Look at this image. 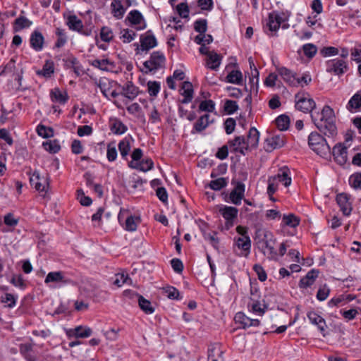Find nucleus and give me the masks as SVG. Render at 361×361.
<instances>
[{"label": "nucleus", "mask_w": 361, "mask_h": 361, "mask_svg": "<svg viewBox=\"0 0 361 361\" xmlns=\"http://www.w3.org/2000/svg\"><path fill=\"white\" fill-rule=\"evenodd\" d=\"M113 63L109 59H94L90 62V65L102 71H108L107 66L112 65Z\"/></svg>", "instance_id": "44"}, {"label": "nucleus", "mask_w": 361, "mask_h": 361, "mask_svg": "<svg viewBox=\"0 0 361 361\" xmlns=\"http://www.w3.org/2000/svg\"><path fill=\"white\" fill-rule=\"evenodd\" d=\"M284 139L280 135L269 137L265 140V149L271 152L275 149L281 148L284 145Z\"/></svg>", "instance_id": "20"}, {"label": "nucleus", "mask_w": 361, "mask_h": 361, "mask_svg": "<svg viewBox=\"0 0 361 361\" xmlns=\"http://www.w3.org/2000/svg\"><path fill=\"white\" fill-rule=\"evenodd\" d=\"M302 49L304 55L309 59L313 58L317 52V46L312 43H307L304 44Z\"/></svg>", "instance_id": "39"}, {"label": "nucleus", "mask_w": 361, "mask_h": 361, "mask_svg": "<svg viewBox=\"0 0 361 361\" xmlns=\"http://www.w3.org/2000/svg\"><path fill=\"white\" fill-rule=\"evenodd\" d=\"M276 123L281 130H286L289 127L290 118L286 115H281L276 119Z\"/></svg>", "instance_id": "42"}, {"label": "nucleus", "mask_w": 361, "mask_h": 361, "mask_svg": "<svg viewBox=\"0 0 361 361\" xmlns=\"http://www.w3.org/2000/svg\"><path fill=\"white\" fill-rule=\"evenodd\" d=\"M325 67L327 73L337 76L343 75L349 69L348 62L340 58L326 61Z\"/></svg>", "instance_id": "6"}, {"label": "nucleus", "mask_w": 361, "mask_h": 361, "mask_svg": "<svg viewBox=\"0 0 361 361\" xmlns=\"http://www.w3.org/2000/svg\"><path fill=\"white\" fill-rule=\"evenodd\" d=\"M290 13L274 11L269 13L266 25L264 26V32L269 36H276L277 31L281 26L282 29H288L290 25L288 23Z\"/></svg>", "instance_id": "2"}, {"label": "nucleus", "mask_w": 361, "mask_h": 361, "mask_svg": "<svg viewBox=\"0 0 361 361\" xmlns=\"http://www.w3.org/2000/svg\"><path fill=\"white\" fill-rule=\"evenodd\" d=\"M214 122V119L211 118V116L209 114H205L201 116L194 123L191 133H200Z\"/></svg>", "instance_id": "11"}, {"label": "nucleus", "mask_w": 361, "mask_h": 361, "mask_svg": "<svg viewBox=\"0 0 361 361\" xmlns=\"http://www.w3.org/2000/svg\"><path fill=\"white\" fill-rule=\"evenodd\" d=\"M176 11L182 18H187L189 17V7L186 2H182L176 6Z\"/></svg>", "instance_id": "47"}, {"label": "nucleus", "mask_w": 361, "mask_h": 361, "mask_svg": "<svg viewBox=\"0 0 361 361\" xmlns=\"http://www.w3.org/2000/svg\"><path fill=\"white\" fill-rule=\"evenodd\" d=\"M289 171L288 169H281L279 172L272 176L275 178V180L278 182H281L283 183L284 186L288 187L291 184V178L289 176Z\"/></svg>", "instance_id": "30"}, {"label": "nucleus", "mask_w": 361, "mask_h": 361, "mask_svg": "<svg viewBox=\"0 0 361 361\" xmlns=\"http://www.w3.org/2000/svg\"><path fill=\"white\" fill-rule=\"evenodd\" d=\"M259 132L255 128L252 127L249 130L247 138L246 140V145L247 148H256L259 143Z\"/></svg>", "instance_id": "25"}, {"label": "nucleus", "mask_w": 361, "mask_h": 361, "mask_svg": "<svg viewBox=\"0 0 361 361\" xmlns=\"http://www.w3.org/2000/svg\"><path fill=\"white\" fill-rule=\"evenodd\" d=\"M140 48L142 51H148L157 44V41L151 30L141 35L140 37Z\"/></svg>", "instance_id": "13"}, {"label": "nucleus", "mask_w": 361, "mask_h": 361, "mask_svg": "<svg viewBox=\"0 0 361 361\" xmlns=\"http://www.w3.org/2000/svg\"><path fill=\"white\" fill-rule=\"evenodd\" d=\"M361 107V93L358 92L355 93L349 100L346 108L350 112L353 109H358Z\"/></svg>", "instance_id": "34"}, {"label": "nucleus", "mask_w": 361, "mask_h": 361, "mask_svg": "<svg viewBox=\"0 0 361 361\" xmlns=\"http://www.w3.org/2000/svg\"><path fill=\"white\" fill-rule=\"evenodd\" d=\"M229 147L235 152H239L245 155V152L248 150L246 145V139L244 136H236L233 140L228 142Z\"/></svg>", "instance_id": "15"}, {"label": "nucleus", "mask_w": 361, "mask_h": 361, "mask_svg": "<svg viewBox=\"0 0 361 361\" xmlns=\"http://www.w3.org/2000/svg\"><path fill=\"white\" fill-rule=\"evenodd\" d=\"M37 132L39 136L44 138H49L54 136L53 128L51 127H47L42 124H39L37 127Z\"/></svg>", "instance_id": "38"}, {"label": "nucleus", "mask_w": 361, "mask_h": 361, "mask_svg": "<svg viewBox=\"0 0 361 361\" xmlns=\"http://www.w3.org/2000/svg\"><path fill=\"white\" fill-rule=\"evenodd\" d=\"M349 183L355 189H361V173L351 175L349 178Z\"/></svg>", "instance_id": "54"}, {"label": "nucleus", "mask_w": 361, "mask_h": 361, "mask_svg": "<svg viewBox=\"0 0 361 361\" xmlns=\"http://www.w3.org/2000/svg\"><path fill=\"white\" fill-rule=\"evenodd\" d=\"M193 86L189 81L183 82L180 93L184 98L181 100L182 104H188L190 102L193 98Z\"/></svg>", "instance_id": "21"}, {"label": "nucleus", "mask_w": 361, "mask_h": 361, "mask_svg": "<svg viewBox=\"0 0 361 361\" xmlns=\"http://www.w3.org/2000/svg\"><path fill=\"white\" fill-rule=\"evenodd\" d=\"M310 147L322 157H326L331 154V149L326 140L318 133L312 132L308 136Z\"/></svg>", "instance_id": "3"}, {"label": "nucleus", "mask_w": 361, "mask_h": 361, "mask_svg": "<svg viewBox=\"0 0 361 361\" xmlns=\"http://www.w3.org/2000/svg\"><path fill=\"white\" fill-rule=\"evenodd\" d=\"M123 228L128 231H135V219L133 215L126 216Z\"/></svg>", "instance_id": "58"}, {"label": "nucleus", "mask_w": 361, "mask_h": 361, "mask_svg": "<svg viewBox=\"0 0 361 361\" xmlns=\"http://www.w3.org/2000/svg\"><path fill=\"white\" fill-rule=\"evenodd\" d=\"M92 331L89 327H82L78 326L74 329H69L66 330V335L69 338H87L92 335Z\"/></svg>", "instance_id": "18"}, {"label": "nucleus", "mask_w": 361, "mask_h": 361, "mask_svg": "<svg viewBox=\"0 0 361 361\" xmlns=\"http://www.w3.org/2000/svg\"><path fill=\"white\" fill-rule=\"evenodd\" d=\"M150 59L152 61V63H154V66H153V68L157 69L160 68L165 61V57L164 54L159 51L153 52Z\"/></svg>", "instance_id": "37"}, {"label": "nucleus", "mask_w": 361, "mask_h": 361, "mask_svg": "<svg viewBox=\"0 0 361 361\" xmlns=\"http://www.w3.org/2000/svg\"><path fill=\"white\" fill-rule=\"evenodd\" d=\"M228 180L226 178H219L209 183V187L214 190H220L227 185Z\"/></svg>", "instance_id": "40"}, {"label": "nucleus", "mask_w": 361, "mask_h": 361, "mask_svg": "<svg viewBox=\"0 0 361 361\" xmlns=\"http://www.w3.org/2000/svg\"><path fill=\"white\" fill-rule=\"evenodd\" d=\"M61 283L62 284H71L73 283V281L65 276L64 272L61 271H51L49 272L45 279L44 283L48 284L49 283Z\"/></svg>", "instance_id": "14"}, {"label": "nucleus", "mask_w": 361, "mask_h": 361, "mask_svg": "<svg viewBox=\"0 0 361 361\" xmlns=\"http://www.w3.org/2000/svg\"><path fill=\"white\" fill-rule=\"evenodd\" d=\"M137 302L140 308L146 314H151L155 311V305L150 300L145 299L142 295L137 294Z\"/></svg>", "instance_id": "23"}, {"label": "nucleus", "mask_w": 361, "mask_h": 361, "mask_svg": "<svg viewBox=\"0 0 361 361\" xmlns=\"http://www.w3.org/2000/svg\"><path fill=\"white\" fill-rule=\"evenodd\" d=\"M77 192H78V199L79 200L80 203L82 205L87 207L92 204V199L88 196H85L82 189L78 190Z\"/></svg>", "instance_id": "63"}, {"label": "nucleus", "mask_w": 361, "mask_h": 361, "mask_svg": "<svg viewBox=\"0 0 361 361\" xmlns=\"http://www.w3.org/2000/svg\"><path fill=\"white\" fill-rule=\"evenodd\" d=\"M135 98V86L132 81H128L123 87L120 102H123L126 106L128 111L132 114H135V103L132 102Z\"/></svg>", "instance_id": "4"}, {"label": "nucleus", "mask_w": 361, "mask_h": 361, "mask_svg": "<svg viewBox=\"0 0 361 361\" xmlns=\"http://www.w3.org/2000/svg\"><path fill=\"white\" fill-rule=\"evenodd\" d=\"M233 249L237 256L247 257L251 251L250 238L234 237Z\"/></svg>", "instance_id": "7"}, {"label": "nucleus", "mask_w": 361, "mask_h": 361, "mask_svg": "<svg viewBox=\"0 0 361 361\" xmlns=\"http://www.w3.org/2000/svg\"><path fill=\"white\" fill-rule=\"evenodd\" d=\"M160 91V83L157 81L147 82V92L151 97H157Z\"/></svg>", "instance_id": "46"}, {"label": "nucleus", "mask_w": 361, "mask_h": 361, "mask_svg": "<svg viewBox=\"0 0 361 361\" xmlns=\"http://www.w3.org/2000/svg\"><path fill=\"white\" fill-rule=\"evenodd\" d=\"M311 118L319 129V130L329 137H334L337 134V128L335 124V114L333 109L328 105H325L322 110L319 119L312 114Z\"/></svg>", "instance_id": "1"}, {"label": "nucleus", "mask_w": 361, "mask_h": 361, "mask_svg": "<svg viewBox=\"0 0 361 361\" xmlns=\"http://www.w3.org/2000/svg\"><path fill=\"white\" fill-rule=\"evenodd\" d=\"M17 296L11 293H6L1 297V302L6 303L7 306L10 308L13 307L16 304Z\"/></svg>", "instance_id": "56"}, {"label": "nucleus", "mask_w": 361, "mask_h": 361, "mask_svg": "<svg viewBox=\"0 0 361 361\" xmlns=\"http://www.w3.org/2000/svg\"><path fill=\"white\" fill-rule=\"evenodd\" d=\"M309 96L307 92H298L295 95V109L303 113L312 112L316 107L315 102L313 99L307 97Z\"/></svg>", "instance_id": "8"}, {"label": "nucleus", "mask_w": 361, "mask_h": 361, "mask_svg": "<svg viewBox=\"0 0 361 361\" xmlns=\"http://www.w3.org/2000/svg\"><path fill=\"white\" fill-rule=\"evenodd\" d=\"M215 109V103L211 100H204L201 102L199 106V111L206 112H213Z\"/></svg>", "instance_id": "48"}, {"label": "nucleus", "mask_w": 361, "mask_h": 361, "mask_svg": "<svg viewBox=\"0 0 361 361\" xmlns=\"http://www.w3.org/2000/svg\"><path fill=\"white\" fill-rule=\"evenodd\" d=\"M100 37L102 41L109 42L113 39V32L111 28L102 27L100 32Z\"/></svg>", "instance_id": "55"}, {"label": "nucleus", "mask_w": 361, "mask_h": 361, "mask_svg": "<svg viewBox=\"0 0 361 361\" xmlns=\"http://www.w3.org/2000/svg\"><path fill=\"white\" fill-rule=\"evenodd\" d=\"M224 111L229 115L233 114L238 109V105L235 101L226 100L224 103Z\"/></svg>", "instance_id": "51"}, {"label": "nucleus", "mask_w": 361, "mask_h": 361, "mask_svg": "<svg viewBox=\"0 0 361 361\" xmlns=\"http://www.w3.org/2000/svg\"><path fill=\"white\" fill-rule=\"evenodd\" d=\"M30 47L36 51L42 50L44 44V37L41 32L34 30L30 37Z\"/></svg>", "instance_id": "17"}, {"label": "nucleus", "mask_w": 361, "mask_h": 361, "mask_svg": "<svg viewBox=\"0 0 361 361\" xmlns=\"http://www.w3.org/2000/svg\"><path fill=\"white\" fill-rule=\"evenodd\" d=\"M319 271L317 269H311L306 276L302 277L299 282V286L301 288H307L314 284L316 279L318 277Z\"/></svg>", "instance_id": "22"}, {"label": "nucleus", "mask_w": 361, "mask_h": 361, "mask_svg": "<svg viewBox=\"0 0 361 361\" xmlns=\"http://www.w3.org/2000/svg\"><path fill=\"white\" fill-rule=\"evenodd\" d=\"M114 16L118 18H122L124 13V8L121 3L114 0L111 4Z\"/></svg>", "instance_id": "41"}, {"label": "nucleus", "mask_w": 361, "mask_h": 361, "mask_svg": "<svg viewBox=\"0 0 361 361\" xmlns=\"http://www.w3.org/2000/svg\"><path fill=\"white\" fill-rule=\"evenodd\" d=\"M50 97L52 102H59L61 104H66L68 99V95L66 92H62L58 87L51 90Z\"/></svg>", "instance_id": "27"}, {"label": "nucleus", "mask_w": 361, "mask_h": 361, "mask_svg": "<svg viewBox=\"0 0 361 361\" xmlns=\"http://www.w3.org/2000/svg\"><path fill=\"white\" fill-rule=\"evenodd\" d=\"M42 146L46 151L51 154H56L61 149V146L57 140L44 142Z\"/></svg>", "instance_id": "36"}, {"label": "nucleus", "mask_w": 361, "mask_h": 361, "mask_svg": "<svg viewBox=\"0 0 361 361\" xmlns=\"http://www.w3.org/2000/svg\"><path fill=\"white\" fill-rule=\"evenodd\" d=\"M320 54L324 57L336 56L339 54L338 49L334 47H324L320 50Z\"/></svg>", "instance_id": "57"}, {"label": "nucleus", "mask_w": 361, "mask_h": 361, "mask_svg": "<svg viewBox=\"0 0 361 361\" xmlns=\"http://www.w3.org/2000/svg\"><path fill=\"white\" fill-rule=\"evenodd\" d=\"M54 73V63L51 60H47L42 70L37 71V75L50 78Z\"/></svg>", "instance_id": "29"}, {"label": "nucleus", "mask_w": 361, "mask_h": 361, "mask_svg": "<svg viewBox=\"0 0 361 361\" xmlns=\"http://www.w3.org/2000/svg\"><path fill=\"white\" fill-rule=\"evenodd\" d=\"M194 30L200 34H204L207 30V20L206 19H198L194 23Z\"/></svg>", "instance_id": "45"}, {"label": "nucleus", "mask_w": 361, "mask_h": 361, "mask_svg": "<svg viewBox=\"0 0 361 361\" xmlns=\"http://www.w3.org/2000/svg\"><path fill=\"white\" fill-rule=\"evenodd\" d=\"M111 130L115 134H123L127 130V127L121 121H116L111 125Z\"/></svg>", "instance_id": "60"}, {"label": "nucleus", "mask_w": 361, "mask_h": 361, "mask_svg": "<svg viewBox=\"0 0 361 361\" xmlns=\"http://www.w3.org/2000/svg\"><path fill=\"white\" fill-rule=\"evenodd\" d=\"M226 82L236 85H240L243 82V74L238 70H233L226 77Z\"/></svg>", "instance_id": "33"}, {"label": "nucleus", "mask_w": 361, "mask_h": 361, "mask_svg": "<svg viewBox=\"0 0 361 361\" xmlns=\"http://www.w3.org/2000/svg\"><path fill=\"white\" fill-rule=\"evenodd\" d=\"M219 212L226 221V229L229 230L234 226L235 220L238 217V209L234 207L221 204L219 206Z\"/></svg>", "instance_id": "9"}, {"label": "nucleus", "mask_w": 361, "mask_h": 361, "mask_svg": "<svg viewBox=\"0 0 361 361\" xmlns=\"http://www.w3.org/2000/svg\"><path fill=\"white\" fill-rule=\"evenodd\" d=\"M234 188L229 195V200L235 205H240L245 196V185L240 181H232Z\"/></svg>", "instance_id": "10"}, {"label": "nucleus", "mask_w": 361, "mask_h": 361, "mask_svg": "<svg viewBox=\"0 0 361 361\" xmlns=\"http://www.w3.org/2000/svg\"><path fill=\"white\" fill-rule=\"evenodd\" d=\"M250 300L252 302V303L250 305L251 306L253 312L258 313L259 314H262L264 313V309L266 307L265 305H263L264 307H262L260 302L255 298H250Z\"/></svg>", "instance_id": "59"}, {"label": "nucleus", "mask_w": 361, "mask_h": 361, "mask_svg": "<svg viewBox=\"0 0 361 361\" xmlns=\"http://www.w3.org/2000/svg\"><path fill=\"white\" fill-rule=\"evenodd\" d=\"M222 56L214 51H212L211 54L207 57V66L212 70H216L221 62Z\"/></svg>", "instance_id": "26"}, {"label": "nucleus", "mask_w": 361, "mask_h": 361, "mask_svg": "<svg viewBox=\"0 0 361 361\" xmlns=\"http://www.w3.org/2000/svg\"><path fill=\"white\" fill-rule=\"evenodd\" d=\"M32 25V21L28 20L26 17L20 16L16 18L13 23L14 32H18L23 29L29 27Z\"/></svg>", "instance_id": "32"}, {"label": "nucleus", "mask_w": 361, "mask_h": 361, "mask_svg": "<svg viewBox=\"0 0 361 361\" xmlns=\"http://www.w3.org/2000/svg\"><path fill=\"white\" fill-rule=\"evenodd\" d=\"M112 280L113 284L117 287H121L124 283L131 284L133 281L132 279L128 276V274L123 271L121 273L116 274L114 277L112 278Z\"/></svg>", "instance_id": "31"}, {"label": "nucleus", "mask_w": 361, "mask_h": 361, "mask_svg": "<svg viewBox=\"0 0 361 361\" xmlns=\"http://www.w3.org/2000/svg\"><path fill=\"white\" fill-rule=\"evenodd\" d=\"M300 219L298 216L293 214H289L288 215H283L282 219V223L287 226L291 228H295L300 224Z\"/></svg>", "instance_id": "35"}, {"label": "nucleus", "mask_w": 361, "mask_h": 361, "mask_svg": "<svg viewBox=\"0 0 361 361\" xmlns=\"http://www.w3.org/2000/svg\"><path fill=\"white\" fill-rule=\"evenodd\" d=\"M278 73L282 77L285 82L292 86H297L295 82V73L286 67H281L277 68Z\"/></svg>", "instance_id": "24"}, {"label": "nucleus", "mask_w": 361, "mask_h": 361, "mask_svg": "<svg viewBox=\"0 0 361 361\" xmlns=\"http://www.w3.org/2000/svg\"><path fill=\"white\" fill-rule=\"evenodd\" d=\"M63 66L65 68H73L75 64L79 63V61L73 54H70L66 58L63 59Z\"/></svg>", "instance_id": "49"}, {"label": "nucleus", "mask_w": 361, "mask_h": 361, "mask_svg": "<svg viewBox=\"0 0 361 361\" xmlns=\"http://www.w3.org/2000/svg\"><path fill=\"white\" fill-rule=\"evenodd\" d=\"M118 149L122 157L126 159L130 150L129 142L126 139L121 141L118 144Z\"/></svg>", "instance_id": "62"}, {"label": "nucleus", "mask_w": 361, "mask_h": 361, "mask_svg": "<svg viewBox=\"0 0 361 361\" xmlns=\"http://www.w3.org/2000/svg\"><path fill=\"white\" fill-rule=\"evenodd\" d=\"M336 202L343 215L349 216L352 211V205L351 202L349 201V196L346 193L338 194L336 196Z\"/></svg>", "instance_id": "19"}, {"label": "nucleus", "mask_w": 361, "mask_h": 361, "mask_svg": "<svg viewBox=\"0 0 361 361\" xmlns=\"http://www.w3.org/2000/svg\"><path fill=\"white\" fill-rule=\"evenodd\" d=\"M135 33L129 29H123L121 31L120 38L124 43H129L133 40Z\"/></svg>", "instance_id": "50"}, {"label": "nucleus", "mask_w": 361, "mask_h": 361, "mask_svg": "<svg viewBox=\"0 0 361 361\" xmlns=\"http://www.w3.org/2000/svg\"><path fill=\"white\" fill-rule=\"evenodd\" d=\"M258 243L262 244V252L269 259H277L278 253L274 248L276 238L270 231H264L263 238Z\"/></svg>", "instance_id": "5"}, {"label": "nucleus", "mask_w": 361, "mask_h": 361, "mask_svg": "<svg viewBox=\"0 0 361 361\" xmlns=\"http://www.w3.org/2000/svg\"><path fill=\"white\" fill-rule=\"evenodd\" d=\"M253 270L257 274L258 279L260 281H265L267 280V275L262 266L260 264H255L253 266Z\"/></svg>", "instance_id": "64"}, {"label": "nucleus", "mask_w": 361, "mask_h": 361, "mask_svg": "<svg viewBox=\"0 0 361 361\" xmlns=\"http://www.w3.org/2000/svg\"><path fill=\"white\" fill-rule=\"evenodd\" d=\"M310 322L317 326L322 334L325 336L327 325L325 319L315 311H310L307 314Z\"/></svg>", "instance_id": "12"}, {"label": "nucleus", "mask_w": 361, "mask_h": 361, "mask_svg": "<svg viewBox=\"0 0 361 361\" xmlns=\"http://www.w3.org/2000/svg\"><path fill=\"white\" fill-rule=\"evenodd\" d=\"M329 293L330 289L326 284H324L319 287L316 296L317 299L319 301H324L328 298Z\"/></svg>", "instance_id": "52"}, {"label": "nucleus", "mask_w": 361, "mask_h": 361, "mask_svg": "<svg viewBox=\"0 0 361 361\" xmlns=\"http://www.w3.org/2000/svg\"><path fill=\"white\" fill-rule=\"evenodd\" d=\"M66 24L70 30L76 32L80 31L83 27L82 20L74 14L68 16Z\"/></svg>", "instance_id": "28"}, {"label": "nucleus", "mask_w": 361, "mask_h": 361, "mask_svg": "<svg viewBox=\"0 0 361 361\" xmlns=\"http://www.w3.org/2000/svg\"><path fill=\"white\" fill-rule=\"evenodd\" d=\"M10 282L14 286L20 288V289L23 290L26 288V284L21 274H18L17 276L13 275L11 279L10 280Z\"/></svg>", "instance_id": "53"}, {"label": "nucleus", "mask_w": 361, "mask_h": 361, "mask_svg": "<svg viewBox=\"0 0 361 361\" xmlns=\"http://www.w3.org/2000/svg\"><path fill=\"white\" fill-rule=\"evenodd\" d=\"M278 189V183L275 180V178L272 176L269 177L268 178V187H267V194L269 197H271Z\"/></svg>", "instance_id": "61"}, {"label": "nucleus", "mask_w": 361, "mask_h": 361, "mask_svg": "<svg viewBox=\"0 0 361 361\" xmlns=\"http://www.w3.org/2000/svg\"><path fill=\"white\" fill-rule=\"evenodd\" d=\"M334 160L340 165H344L347 161V148L342 143L336 144L332 149Z\"/></svg>", "instance_id": "16"}, {"label": "nucleus", "mask_w": 361, "mask_h": 361, "mask_svg": "<svg viewBox=\"0 0 361 361\" xmlns=\"http://www.w3.org/2000/svg\"><path fill=\"white\" fill-rule=\"evenodd\" d=\"M154 166V162L150 158H145L138 162L137 170L146 172L151 170Z\"/></svg>", "instance_id": "43"}]
</instances>
